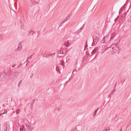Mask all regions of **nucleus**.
<instances>
[{"label": "nucleus", "instance_id": "nucleus-1", "mask_svg": "<svg viewBox=\"0 0 131 131\" xmlns=\"http://www.w3.org/2000/svg\"><path fill=\"white\" fill-rule=\"evenodd\" d=\"M93 42L92 44L96 45L99 42V38L95 35H94L93 38Z\"/></svg>", "mask_w": 131, "mask_h": 131}, {"label": "nucleus", "instance_id": "nucleus-2", "mask_svg": "<svg viewBox=\"0 0 131 131\" xmlns=\"http://www.w3.org/2000/svg\"><path fill=\"white\" fill-rule=\"evenodd\" d=\"M110 38L109 35H108L104 37L103 39L101 41L102 43H105L107 41H109Z\"/></svg>", "mask_w": 131, "mask_h": 131}, {"label": "nucleus", "instance_id": "nucleus-3", "mask_svg": "<svg viewBox=\"0 0 131 131\" xmlns=\"http://www.w3.org/2000/svg\"><path fill=\"white\" fill-rule=\"evenodd\" d=\"M112 48L113 50V52L114 53L117 52L118 54L119 52V48L115 47V48L114 47H112Z\"/></svg>", "mask_w": 131, "mask_h": 131}, {"label": "nucleus", "instance_id": "nucleus-4", "mask_svg": "<svg viewBox=\"0 0 131 131\" xmlns=\"http://www.w3.org/2000/svg\"><path fill=\"white\" fill-rule=\"evenodd\" d=\"M26 125L27 126L29 131H31V130L33 129V126H32L31 125L29 124V125H27L26 124Z\"/></svg>", "mask_w": 131, "mask_h": 131}, {"label": "nucleus", "instance_id": "nucleus-5", "mask_svg": "<svg viewBox=\"0 0 131 131\" xmlns=\"http://www.w3.org/2000/svg\"><path fill=\"white\" fill-rule=\"evenodd\" d=\"M66 52L65 50L64 51H62L61 50H60L58 52L59 54H64L65 53H66Z\"/></svg>", "mask_w": 131, "mask_h": 131}, {"label": "nucleus", "instance_id": "nucleus-6", "mask_svg": "<svg viewBox=\"0 0 131 131\" xmlns=\"http://www.w3.org/2000/svg\"><path fill=\"white\" fill-rule=\"evenodd\" d=\"M98 50V48H95L94 50H92V51L91 53V54H94Z\"/></svg>", "mask_w": 131, "mask_h": 131}, {"label": "nucleus", "instance_id": "nucleus-7", "mask_svg": "<svg viewBox=\"0 0 131 131\" xmlns=\"http://www.w3.org/2000/svg\"><path fill=\"white\" fill-rule=\"evenodd\" d=\"M70 43L69 41L65 42L64 43V45L66 47H68L69 46Z\"/></svg>", "mask_w": 131, "mask_h": 131}, {"label": "nucleus", "instance_id": "nucleus-8", "mask_svg": "<svg viewBox=\"0 0 131 131\" xmlns=\"http://www.w3.org/2000/svg\"><path fill=\"white\" fill-rule=\"evenodd\" d=\"M22 49V46H18V47L17 49H16L15 50V52H17L18 50H20H20H21Z\"/></svg>", "mask_w": 131, "mask_h": 131}, {"label": "nucleus", "instance_id": "nucleus-9", "mask_svg": "<svg viewBox=\"0 0 131 131\" xmlns=\"http://www.w3.org/2000/svg\"><path fill=\"white\" fill-rule=\"evenodd\" d=\"M115 33H113L111 34V36L110 37V39L111 40H112L113 38L115 36Z\"/></svg>", "mask_w": 131, "mask_h": 131}, {"label": "nucleus", "instance_id": "nucleus-10", "mask_svg": "<svg viewBox=\"0 0 131 131\" xmlns=\"http://www.w3.org/2000/svg\"><path fill=\"white\" fill-rule=\"evenodd\" d=\"M125 8V5H124L120 9L119 13L123 11Z\"/></svg>", "mask_w": 131, "mask_h": 131}, {"label": "nucleus", "instance_id": "nucleus-11", "mask_svg": "<svg viewBox=\"0 0 131 131\" xmlns=\"http://www.w3.org/2000/svg\"><path fill=\"white\" fill-rule=\"evenodd\" d=\"M55 53H52L51 54H48V58H49L50 57V56H51V57H53L55 54Z\"/></svg>", "mask_w": 131, "mask_h": 131}, {"label": "nucleus", "instance_id": "nucleus-12", "mask_svg": "<svg viewBox=\"0 0 131 131\" xmlns=\"http://www.w3.org/2000/svg\"><path fill=\"white\" fill-rule=\"evenodd\" d=\"M110 130V127H107V128L104 129L103 131H109Z\"/></svg>", "mask_w": 131, "mask_h": 131}, {"label": "nucleus", "instance_id": "nucleus-13", "mask_svg": "<svg viewBox=\"0 0 131 131\" xmlns=\"http://www.w3.org/2000/svg\"><path fill=\"white\" fill-rule=\"evenodd\" d=\"M8 127L7 126H5L4 128V131H8Z\"/></svg>", "mask_w": 131, "mask_h": 131}, {"label": "nucleus", "instance_id": "nucleus-14", "mask_svg": "<svg viewBox=\"0 0 131 131\" xmlns=\"http://www.w3.org/2000/svg\"><path fill=\"white\" fill-rule=\"evenodd\" d=\"M35 101V100H32L33 102L30 103L31 104V105H30V108L31 109H32V107L33 104L34 103Z\"/></svg>", "mask_w": 131, "mask_h": 131}, {"label": "nucleus", "instance_id": "nucleus-15", "mask_svg": "<svg viewBox=\"0 0 131 131\" xmlns=\"http://www.w3.org/2000/svg\"><path fill=\"white\" fill-rule=\"evenodd\" d=\"M99 108H98L96 110H95L93 114V115L94 116H95V115H96V113L98 111V110H99Z\"/></svg>", "mask_w": 131, "mask_h": 131}, {"label": "nucleus", "instance_id": "nucleus-16", "mask_svg": "<svg viewBox=\"0 0 131 131\" xmlns=\"http://www.w3.org/2000/svg\"><path fill=\"white\" fill-rule=\"evenodd\" d=\"M20 111V110L19 109H17L16 111V113L17 114H18Z\"/></svg>", "mask_w": 131, "mask_h": 131}, {"label": "nucleus", "instance_id": "nucleus-17", "mask_svg": "<svg viewBox=\"0 0 131 131\" xmlns=\"http://www.w3.org/2000/svg\"><path fill=\"white\" fill-rule=\"evenodd\" d=\"M7 109H5L4 110V112L2 114H6L7 113Z\"/></svg>", "mask_w": 131, "mask_h": 131}, {"label": "nucleus", "instance_id": "nucleus-18", "mask_svg": "<svg viewBox=\"0 0 131 131\" xmlns=\"http://www.w3.org/2000/svg\"><path fill=\"white\" fill-rule=\"evenodd\" d=\"M32 30H30L28 32V36H29L30 34L32 32Z\"/></svg>", "mask_w": 131, "mask_h": 131}, {"label": "nucleus", "instance_id": "nucleus-19", "mask_svg": "<svg viewBox=\"0 0 131 131\" xmlns=\"http://www.w3.org/2000/svg\"><path fill=\"white\" fill-rule=\"evenodd\" d=\"M88 46L87 45V40H86V43L85 44V45L84 46L85 48H86Z\"/></svg>", "mask_w": 131, "mask_h": 131}, {"label": "nucleus", "instance_id": "nucleus-20", "mask_svg": "<svg viewBox=\"0 0 131 131\" xmlns=\"http://www.w3.org/2000/svg\"><path fill=\"white\" fill-rule=\"evenodd\" d=\"M74 75H73V76H72V75L71 76V77L69 78V81H70L72 79V78H73V77L74 76Z\"/></svg>", "mask_w": 131, "mask_h": 131}, {"label": "nucleus", "instance_id": "nucleus-21", "mask_svg": "<svg viewBox=\"0 0 131 131\" xmlns=\"http://www.w3.org/2000/svg\"><path fill=\"white\" fill-rule=\"evenodd\" d=\"M126 14L125 13L123 14L122 16L121 17H122L123 18V17H125L126 16Z\"/></svg>", "mask_w": 131, "mask_h": 131}, {"label": "nucleus", "instance_id": "nucleus-22", "mask_svg": "<svg viewBox=\"0 0 131 131\" xmlns=\"http://www.w3.org/2000/svg\"><path fill=\"white\" fill-rule=\"evenodd\" d=\"M32 55H30V56H29V57H28L27 58L28 59H30L32 58Z\"/></svg>", "mask_w": 131, "mask_h": 131}, {"label": "nucleus", "instance_id": "nucleus-23", "mask_svg": "<svg viewBox=\"0 0 131 131\" xmlns=\"http://www.w3.org/2000/svg\"><path fill=\"white\" fill-rule=\"evenodd\" d=\"M113 94V92H112L110 93V94L108 96V98H109Z\"/></svg>", "mask_w": 131, "mask_h": 131}, {"label": "nucleus", "instance_id": "nucleus-24", "mask_svg": "<svg viewBox=\"0 0 131 131\" xmlns=\"http://www.w3.org/2000/svg\"><path fill=\"white\" fill-rule=\"evenodd\" d=\"M66 21H67V20L65 18V19L63 20L61 24V25H62L63 23H64Z\"/></svg>", "mask_w": 131, "mask_h": 131}, {"label": "nucleus", "instance_id": "nucleus-25", "mask_svg": "<svg viewBox=\"0 0 131 131\" xmlns=\"http://www.w3.org/2000/svg\"><path fill=\"white\" fill-rule=\"evenodd\" d=\"M83 26L81 27V28H80V29L79 30V32H80L81 30L83 28Z\"/></svg>", "mask_w": 131, "mask_h": 131}, {"label": "nucleus", "instance_id": "nucleus-26", "mask_svg": "<svg viewBox=\"0 0 131 131\" xmlns=\"http://www.w3.org/2000/svg\"><path fill=\"white\" fill-rule=\"evenodd\" d=\"M21 82V80H20L18 83V86L20 85V84Z\"/></svg>", "mask_w": 131, "mask_h": 131}, {"label": "nucleus", "instance_id": "nucleus-27", "mask_svg": "<svg viewBox=\"0 0 131 131\" xmlns=\"http://www.w3.org/2000/svg\"><path fill=\"white\" fill-rule=\"evenodd\" d=\"M47 56H48V54H44L43 55V57H45L48 58V57H47Z\"/></svg>", "mask_w": 131, "mask_h": 131}, {"label": "nucleus", "instance_id": "nucleus-28", "mask_svg": "<svg viewBox=\"0 0 131 131\" xmlns=\"http://www.w3.org/2000/svg\"><path fill=\"white\" fill-rule=\"evenodd\" d=\"M21 42H20L18 44V46H21Z\"/></svg>", "mask_w": 131, "mask_h": 131}, {"label": "nucleus", "instance_id": "nucleus-29", "mask_svg": "<svg viewBox=\"0 0 131 131\" xmlns=\"http://www.w3.org/2000/svg\"><path fill=\"white\" fill-rule=\"evenodd\" d=\"M40 32V31H37V32L38 33L37 37H38V35H39V34Z\"/></svg>", "mask_w": 131, "mask_h": 131}, {"label": "nucleus", "instance_id": "nucleus-30", "mask_svg": "<svg viewBox=\"0 0 131 131\" xmlns=\"http://www.w3.org/2000/svg\"><path fill=\"white\" fill-rule=\"evenodd\" d=\"M20 131H23V128H20L19 129Z\"/></svg>", "mask_w": 131, "mask_h": 131}, {"label": "nucleus", "instance_id": "nucleus-31", "mask_svg": "<svg viewBox=\"0 0 131 131\" xmlns=\"http://www.w3.org/2000/svg\"><path fill=\"white\" fill-rule=\"evenodd\" d=\"M22 64L21 63H20L18 66L17 67V68H19L20 67V66H21L22 65Z\"/></svg>", "mask_w": 131, "mask_h": 131}, {"label": "nucleus", "instance_id": "nucleus-32", "mask_svg": "<svg viewBox=\"0 0 131 131\" xmlns=\"http://www.w3.org/2000/svg\"><path fill=\"white\" fill-rule=\"evenodd\" d=\"M71 16L70 15V14L68 15L67 17V18H68V19H69L70 18Z\"/></svg>", "mask_w": 131, "mask_h": 131}, {"label": "nucleus", "instance_id": "nucleus-33", "mask_svg": "<svg viewBox=\"0 0 131 131\" xmlns=\"http://www.w3.org/2000/svg\"><path fill=\"white\" fill-rule=\"evenodd\" d=\"M16 65V64L13 65L12 66V68L14 67Z\"/></svg>", "mask_w": 131, "mask_h": 131}, {"label": "nucleus", "instance_id": "nucleus-34", "mask_svg": "<svg viewBox=\"0 0 131 131\" xmlns=\"http://www.w3.org/2000/svg\"><path fill=\"white\" fill-rule=\"evenodd\" d=\"M32 34H34V33H35V31H34L33 30H32Z\"/></svg>", "mask_w": 131, "mask_h": 131}, {"label": "nucleus", "instance_id": "nucleus-35", "mask_svg": "<svg viewBox=\"0 0 131 131\" xmlns=\"http://www.w3.org/2000/svg\"><path fill=\"white\" fill-rule=\"evenodd\" d=\"M65 19L66 20H67V21L69 19H68V18H67V17Z\"/></svg>", "mask_w": 131, "mask_h": 131}, {"label": "nucleus", "instance_id": "nucleus-36", "mask_svg": "<svg viewBox=\"0 0 131 131\" xmlns=\"http://www.w3.org/2000/svg\"><path fill=\"white\" fill-rule=\"evenodd\" d=\"M74 71H73L72 73V75H73V74H74V73H73L74 72Z\"/></svg>", "mask_w": 131, "mask_h": 131}, {"label": "nucleus", "instance_id": "nucleus-37", "mask_svg": "<svg viewBox=\"0 0 131 131\" xmlns=\"http://www.w3.org/2000/svg\"><path fill=\"white\" fill-rule=\"evenodd\" d=\"M68 81H66V83H65V84H66V85L67 84V83L68 82Z\"/></svg>", "mask_w": 131, "mask_h": 131}, {"label": "nucleus", "instance_id": "nucleus-38", "mask_svg": "<svg viewBox=\"0 0 131 131\" xmlns=\"http://www.w3.org/2000/svg\"><path fill=\"white\" fill-rule=\"evenodd\" d=\"M115 89H114L112 92H115Z\"/></svg>", "mask_w": 131, "mask_h": 131}, {"label": "nucleus", "instance_id": "nucleus-39", "mask_svg": "<svg viewBox=\"0 0 131 131\" xmlns=\"http://www.w3.org/2000/svg\"><path fill=\"white\" fill-rule=\"evenodd\" d=\"M33 74H32V76H31V77H30V78H31L32 76H33Z\"/></svg>", "mask_w": 131, "mask_h": 131}, {"label": "nucleus", "instance_id": "nucleus-40", "mask_svg": "<svg viewBox=\"0 0 131 131\" xmlns=\"http://www.w3.org/2000/svg\"><path fill=\"white\" fill-rule=\"evenodd\" d=\"M122 131V128H121L119 131Z\"/></svg>", "mask_w": 131, "mask_h": 131}, {"label": "nucleus", "instance_id": "nucleus-41", "mask_svg": "<svg viewBox=\"0 0 131 131\" xmlns=\"http://www.w3.org/2000/svg\"><path fill=\"white\" fill-rule=\"evenodd\" d=\"M117 19V18H116L115 19V22L116 20Z\"/></svg>", "mask_w": 131, "mask_h": 131}, {"label": "nucleus", "instance_id": "nucleus-42", "mask_svg": "<svg viewBox=\"0 0 131 131\" xmlns=\"http://www.w3.org/2000/svg\"><path fill=\"white\" fill-rule=\"evenodd\" d=\"M2 114V113H0V116H1Z\"/></svg>", "mask_w": 131, "mask_h": 131}, {"label": "nucleus", "instance_id": "nucleus-43", "mask_svg": "<svg viewBox=\"0 0 131 131\" xmlns=\"http://www.w3.org/2000/svg\"><path fill=\"white\" fill-rule=\"evenodd\" d=\"M85 24H84L82 26H83V27H84V25H85Z\"/></svg>", "mask_w": 131, "mask_h": 131}, {"label": "nucleus", "instance_id": "nucleus-44", "mask_svg": "<svg viewBox=\"0 0 131 131\" xmlns=\"http://www.w3.org/2000/svg\"><path fill=\"white\" fill-rule=\"evenodd\" d=\"M30 1V2H32V1L31 0H29Z\"/></svg>", "mask_w": 131, "mask_h": 131}, {"label": "nucleus", "instance_id": "nucleus-45", "mask_svg": "<svg viewBox=\"0 0 131 131\" xmlns=\"http://www.w3.org/2000/svg\"><path fill=\"white\" fill-rule=\"evenodd\" d=\"M112 45H111L110 47L108 48H111V47H112Z\"/></svg>", "mask_w": 131, "mask_h": 131}, {"label": "nucleus", "instance_id": "nucleus-46", "mask_svg": "<svg viewBox=\"0 0 131 131\" xmlns=\"http://www.w3.org/2000/svg\"><path fill=\"white\" fill-rule=\"evenodd\" d=\"M57 110L56 109H55L54 110V111L55 112L56 110Z\"/></svg>", "mask_w": 131, "mask_h": 131}, {"label": "nucleus", "instance_id": "nucleus-47", "mask_svg": "<svg viewBox=\"0 0 131 131\" xmlns=\"http://www.w3.org/2000/svg\"><path fill=\"white\" fill-rule=\"evenodd\" d=\"M130 21H131V16H130Z\"/></svg>", "mask_w": 131, "mask_h": 131}, {"label": "nucleus", "instance_id": "nucleus-48", "mask_svg": "<svg viewBox=\"0 0 131 131\" xmlns=\"http://www.w3.org/2000/svg\"><path fill=\"white\" fill-rule=\"evenodd\" d=\"M57 110L58 111H59V109H58Z\"/></svg>", "mask_w": 131, "mask_h": 131}, {"label": "nucleus", "instance_id": "nucleus-49", "mask_svg": "<svg viewBox=\"0 0 131 131\" xmlns=\"http://www.w3.org/2000/svg\"><path fill=\"white\" fill-rule=\"evenodd\" d=\"M27 60H28V59H27V60H26V61H27Z\"/></svg>", "mask_w": 131, "mask_h": 131}, {"label": "nucleus", "instance_id": "nucleus-50", "mask_svg": "<svg viewBox=\"0 0 131 131\" xmlns=\"http://www.w3.org/2000/svg\"><path fill=\"white\" fill-rule=\"evenodd\" d=\"M5 106V105H3V106Z\"/></svg>", "mask_w": 131, "mask_h": 131}, {"label": "nucleus", "instance_id": "nucleus-51", "mask_svg": "<svg viewBox=\"0 0 131 131\" xmlns=\"http://www.w3.org/2000/svg\"><path fill=\"white\" fill-rule=\"evenodd\" d=\"M73 39H74V38H73Z\"/></svg>", "mask_w": 131, "mask_h": 131}]
</instances>
